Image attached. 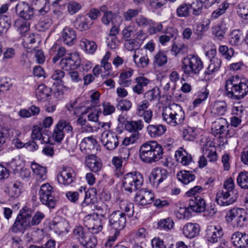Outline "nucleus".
<instances>
[{
    "mask_svg": "<svg viewBox=\"0 0 248 248\" xmlns=\"http://www.w3.org/2000/svg\"><path fill=\"white\" fill-rule=\"evenodd\" d=\"M178 180L184 185H187L195 179V175L190 171L181 170L177 174Z\"/></svg>",
    "mask_w": 248,
    "mask_h": 248,
    "instance_id": "nucleus-40",
    "label": "nucleus"
},
{
    "mask_svg": "<svg viewBox=\"0 0 248 248\" xmlns=\"http://www.w3.org/2000/svg\"><path fill=\"white\" fill-rule=\"evenodd\" d=\"M202 154L210 162H215L217 160V149L212 141H207L203 145Z\"/></svg>",
    "mask_w": 248,
    "mask_h": 248,
    "instance_id": "nucleus-26",
    "label": "nucleus"
},
{
    "mask_svg": "<svg viewBox=\"0 0 248 248\" xmlns=\"http://www.w3.org/2000/svg\"><path fill=\"white\" fill-rule=\"evenodd\" d=\"M183 234L189 238H193L198 235L200 227L197 224L188 223L183 228Z\"/></svg>",
    "mask_w": 248,
    "mask_h": 248,
    "instance_id": "nucleus-37",
    "label": "nucleus"
},
{
    "mask_svg": "<svg viewBox=\"0 0 248 248\" xmlns=\"http://www.w3.org/2000/svg\"><path fill=\"white\" fill-rule=\"evenodd\" d=\"M157 224L161 229L168 231L173 228L174 223L171 218L168 217L160 220Z\"/></svg>",
    "mask_w": 248,
    "mask_h": 248,
    "instance_id": "nucleus-54",
    "label": "nucleus"
},
{
    "mask_svg": "<svg viewBox=\"0 0 248 248\" xmlns=\"http://www.w3.org/2000/svg\"><path fill=\"white\" fill-rule=\"evenodd\" d=\"M219 52L225 59H230L234 54V50L232 48H228L226 46H220L218 49Z\"/></svg>",
    "mask_w": 248,
    "mask_h": 248,
    "instance_id": "nucleus-59",
    "label": "nucleus"
},
{
    "mask_svg": "<svg viewBox=\"0 0 248 248\" xmlns=\"http://www.w3.org/2000/svg\"><path fill=\"white\" fill-rule=\"evenodd\" d=\"M31 168L34 173L37 176V179L39 180H44L46 178V168L40 166L37 163H32Z\"/></svg>",
    "mask_w": 248,
    "mask_h": 248,
    "instance_id": "nucleus-44",
    "label": "nucleus"
},
{
    "mask_svg": "<svg viewBox=\"0 0 248 248\" xmlns=\"http://www.w3.org/2000/svg\"><path fill=\"white\" fill-rule=\"evenodd\" d=\"M80 48L86 53L93 54L97 49V45L92 41L82 39L79 43Z\"/></svg>",
    "mask_w": 248,
    "mask_h": 248,
    "instance_id": "nucleus-39",
    "label": "nucleus"
},
{
    "mask_svg": "<svg viewBox=\"0 0 248 248\" xmlns=\"http://www.w3.org/2000/svg\"><path fill=\"white\" fill-rule=\"evenodd\" d=\"M105 219H102L96 217L95 215H88L83 218V224L89 230H91L93 233H97L100 232L103 229Z\"/></svg>",
    "mask_w": 248,
    "mask_h": 248,
    "instance_id": "nucleus-11",
    "label": "nucleus"
},
{
    "mask_svg": "<svg viewBox=\"0 0 248 248\" xmlns=\"http://www.w3.org/2000/svg\"><path fill=\"white\" fill-rule=\"evenodd\" d=\"M233 244L239 248H246L248 245V234L246 232H236L231 237Z\"/></svg>",
    "mask_w": 248,
    "mask_h": 248,
    "instance_id": "nucleus-25",
    "label": "nucleus"
},
{
    "mask_svg": "<svg viewBox=\"0 0 248 248\" xmlns=\"http://www.w3.org/2000/svg\"><path fill=\"white\" fill-rule=\"evenodd\" d=\"M190 5L183 3L176 10L177 16L180 17H186L189 15Z\"/></svg>",
    "mask_w": 248,
    "mask_h": 248,
    "instance_id": "nucleus-57",
    "label": "nucleus"
},
{
    "mask_svg": "<svg viewBox=\"0 0 248 248\" xmlns=\"http://www.w3.org/2000/svg\"><path fill=\"white\" fill-rule=\"evenodd\" d=\"M109 211L110 209L108 206L104 203H102L100 205H97L96 206V212L92 214V215H95L96 217H101L105 218L106 216L109 213ZM90 215H92V214Z\"/></svg>",
    "mask_w": 248,
    "mask_h": 248,
    "instance_id": "nucleus-52",
    "label": "nucleus"
},
{
    "mask_svg": "<svg viewBox=\"0 0 248 248\" xmlns=\"http://www.w3.org/2000/svg\"><path fill=\"white\" fill-rule=\"evenodd\" d=\"M227 108V104L224 101H216L211 105V112L214 116H219L225 114Z\"/></svg>",
    "mask_w": 248,
    "mask_h": 248,
    "instance_id": "nucleus-36",
    "label": "nucleus"
},
{
    "mask_svg": "<svg viewBox=\"0 0 248 248\" xmlns=\"http://www.w3.org/2000/svg\"><path fill=\"white\" fill-rule=\"evenodd\" d=\"M78 242L85 248H94L97 240L92 234L83 231V228L78 226Z\"/></svg>",
    "mask_w": 248,
    "mask_h": 248,
    "instance_id": "nucleus-18",
    "label": "nucleus"
},
{
    "mask_svg": "<svg viewBox=\"0 0 248 248\" xmlns=\"http://www.w3.org/2000/svg\"><path fill=\"white\" fill-rule=\"evenodd\" d=\"M62 38L65 44L73 45L76 41V32L72 28L65 27L62 31Z\"/></svg>",
    "mask_w": 248,
    "mask_h": 248,
    "instance_id": "nucleus-32",
    "label": "nucleus"
},
{
    "mask_svg": "<svg viewBox=\"0 0 248 248\" xmlns=\"http://www.w3.org/2000/svg\"><path fill=\"white\" fill-rule=\"evenodd\" d=\"M150 104L147 100H143L136 106V115L142 118L147 124H150L153 119V112L149 108Z\"/></svg>",
    "mask_w": 248,
    "mask_h": 248,
    "instance_id": "nucleus-13",
    "label": "nucleus"
},
{
    "mask_svg": "<svg viewBox=\"0 0 248 248\" xmlns=\"http://www.w3.org/2000/svg\"><path fill=\"white\" fill-rule=\"evenodd\" d=\"M119 206L121 210V212H124L129 217H132L134 214V205L132 203L127 200H121L119 202Z\"/></svg>",
    "mask_w": 248,
    "mask_h": 248,
    "instance_id": "nucleus-41",
    "label": "nucleus"
},
{
    "mask_svg": "<svg viewBox=\"0 0 248 248\" xmlns=\"http://www.w3.org/2000/svg\"><path fill=\"white\" fill-rule=\"evenodd\" d=\"M101 138V142L108 150H113L119 145L118 136L110 130L104 131Z\"/></svg>",
    "mask_w": 248,
    "mask_h": 248,
    "instance_id": "nucleus-14",
    "label": "nucleus"
},
{
    "mask_svg": "<svg viewBox=\"0 0 248 248\" xmlns=\"http://www.w3.org/2000/svg\"><path fill=\"white\" fill-rule=\"evenodd\" d=\"M78 61V54L77 52L71 54L69 56L62 58L60 62L61 68L66 71H72L77 70L78 64H76Z\"/></svg>",
    "mask_w": 248,
    "mask_h": 248,
    "instance_id": "nucleus-23",
    "label": "nucleus"
},
{
    "mask_svg": "<svg viewBox=\"0 0 248 248\" xmlns=\"http://www.w3.org/2000/svg\"><path fill=\"white\" fill-rule=\"evenodd\" d=\"M190 208L180 207L175 211V215L179 219L188 218L191 217Z\"/></svg>",
    "mask_w": 248,
    "mask_h": 248,
    "instance_id": "nucleus-55",
    "label": "nucleus"
},
{
    "mask_svg": "<svg viewBox=\"0 0 248 248\" xmlns=\"http://www.w3.org/2000/svg\"><path fill=\"white\" fill-rule=\"evenodd\" d=\"M76 179V173L74 170L70 167H63L57 174L58 182L64 186L72 183Z\"/></svg>",
    "mask_w": 248,
    "mask_h": 248,
    "instance_id": "nucleus-17",
    "label": "nucleus"
},
{
    "mask_svg": "<svg viewBox=\"0 0 248 248\" xmlns=\"http://www.w3.org/2000/svg\"><path fill=\"white\" fill-rule=\"evenodd\" d=\"M166 126L162 124H149L147 131L151 137L156 138L163 135L166 131Z\"/></svg>",
    "mask_w": 248,
    "mask_h": 248,
    "instance_id": "nucleus-33",
    "label": "nucleus"
},
{
    "mask_svg": "<svg viewBox=\"0 0 248 248\" xmlns=\"http://www.w3.org/2000/svg\"><path fill=\"white\" fill-rule=\"evenodd\" d=\"M203 67V62L197 55L189 54L182 62L181 68L184 74L190 77L199 75Z\"/></svg>",
    "mask_w": 248,
    "mask_h": 248,
    "instance_id": "nucleus-4",
    "label": "nucleus"
},
{
    "mask_svg": "<svg viewBox=\"0 0 248 248\" xmlns=\"http://www.w3.org/2000/svg\"><path fill=\"white\" fill-rule=\"evenodd\" d=\"M140 12L139 9H128L124 13V16L125 21H131L133 18L136 17Z\"/></svg>",
    "mask_w": 248,
    "mask_h": 248,
    "instance_id": "nucleus-62",
    "label": "nucleus"
},
{
    "mask_svg": "<svg viewBox=\"0 0 248 248\" xmlns=\"http://www.w3.org/2000/svg\"><path fill=\"white\" fill-rule=\"evenodd\" d=\"M163 33H166L160 36L159 42L163 46L170 41L171 38L175 37L177 34V30L172 27H168Z\"/></svg>",
    "mask_w": 248,
    "mask_h": 248,
    "instance_id": "nucleus-38",
    "label": "nucleus"
},
{
    "mask_svg": "<svg viewBox=\"0 0 248 248\" xmlns=\"http://www.w3.org/2000/svg\"><path fill=\"white\" fill-rule=\"evenodd\" d=\"M133 58L136 66L139 68H144L149 64L148 55L142 49L135 50Z\"/></svg>",
    "mask_w": 248,
    "mask_h": 248,
    "instance_id": "nucleus-24",
    "label": "nucleus"
},
{
    "mask_svg": "<svg viewBox=\"0 0 248 248\" xmlns=\"http://www.w3.org/2000/svg\"><path fill=\"white\" fill-rule=\"evenodd\" d=\"M225 94L229 98L240 100L248 94V79L237 76L230 77L225 82Z\"/></svg>",
    "mask_w": 248,
    "mask_h": 248,
    "instance_id": "nucleus-1",
    "label": "nucleus"
},
{
    "mask_svg": "<svg viewBox=\"0 0 248 248\" xmlns=\"http://www.w3.org/2000/svg\"><path fill=\"white\" fill-rule=\"evenodd\" d=\"M168 175V171L166 169L155 167L150 172L149 180L153 187L158 188L160 184L167 179Z\"/></svg>",
    "mask_w": 248,
    "mask_h": 248,
    "instance_id": "nucleus-12",
    "label": "nucleus"
},
{
    "mask_svg": "<svg viewBox=\"0 0 248 248\" xmlns=\"http://www.w3.org/2000/svg\"><path fill=\"white\" fill-rule=\"evenodd\" d=\"M51 89L44 84L40 85L37 89L36 95L39 100H45L50 95Z\"/></svg>",
    "mask_w": 248,
    "mask_h": 248,
    "instance_id": "nucleus-46",
    "label": "nucleus"
},
{
    "mask_svg": "<svg viewBox=\"0 0 248 248\" xmlns=\"http://www.w3.org/2000/svg\"><path fill=\"white\" fill-rule=\"evenodd\" d=\"M29 209L31 211V214L29 216L30 224L31 228L32 226L39 225L44 218L45 214L40 211H37L33 216V210L30 207Z\"/></svg>",
    "mask_w": 248,
    "mask_h": 248,
    "instance_id": "nucleus-42",
    "label": "nucleus"
},
{
    "mask_svg": "<svg viewBox=\"0 0 248 248\" xmlns=\"http://www.w3.org/2000/svg\"><path fill=\"white\" fill-rule=\"evenodd\" d=\"M52 225L56 232L59 234L69 232L68 222L64 218L60 217H55L52 221Z\"/></svg>",
    "mask_w": 248,
    "mask_h": 248,
    "instance_id": "nucleus-29",
    "label": "nucleus"
},
{
    "mask_svg": "<svg viewBox=\"0 0 248 248\" xmlns=\"http://www.w3.org/2000/svg\"><path fill=\"white\" fill-rule=\"evenodd\" d=\"M159 90L158 88H154L151 90L147 91L144 95L145 100L154 101L158 98L159 95Z\"/></svg>",
    "mask_w": 248,
    "mask_h": 248,
    "instance_id": "nucleus-58",
    "label": "nucleus"
},
{
    "mask_svg": "<svg viewBox=\"0 0 248 248\" xmlns=\"http://www.w3.org/2000/svg\"><path fill=\"white\" fill-rule=\"evenodd\" d=\"M226 220L234 227H242L247 220L246 211L243 208H233L226 214Z\"/></svg>",
    "mask_w": 248,
    "mask_h": 248,
    "instance_id": "nucleus-9",
    "label": "nucleus"
},
{
    "mask_svg": "<svg viewBox=\"0 0 248 248\" xmlns=\"http://www.w3.org/2000/svg\"><path fill=\"white\" fill-rule=\"evenodd\" d=\"M147 32L149 34L153 35L158 33H163V26L161 22L156 23L153 20V24L148 25Z\"/></svg>",
    "mask_w": 248,
    "mask_h": 248,
    "instance_id": "nucleus-51",
    "label": "nucleus"
},
{
    "mask_svg": "<svg viewBox=\"0 0 248 248\" xmlns=\"http://www.w3.org/2000/svg\"><path fill=\"white\" fill-rule=\"evenodd\" d=\"M31 211L29 207L25 206L19 210L13 225L9 229V231L17 233H23L27 229L31 228L30 224V214Z\"/></svg>",
    "mask_w": 248,
    "mask_h": 248,
    "instance_id": "nucleus-5",
    "label": "nucleus"
},
{
    "mask_svg": "<svg viewBox=\"0 0 248 248\" xmlns=\"http://www.w3.org/2000/svg\"><path fill=\"white\" fill-rule=\"evenodd\" d=\"M136 84L133 88L134 93L141 94L144 92V88L150 82V79L143 76H140L135 79Z\"/></svg>",
    "mask_w": 248,
    "mask_h": 248,
    "instance_id": "nucleus-30",
    "label": "nucleus"
},
{
    "mask_svg": "<svg viewBox=\"0 0 248 248\" xmlns=\"http://www.w3.org/2000/svg\"><path fill=\"white\" fill-rule=\"evenodd\" d=\"M96 144V141L93 137L85 138L79 145L80 151L84 154H89Z\"/></svg>",
    "mask_w": 248,
    "mask_h": 248,
    "instance_id": "nucleus-35",
    "label": "nucleus"
},
{
    "mask_svg": "<svg viewBox=\"0 0 248 248\" xmlns=\"http://www.w3.org/2000/svg\"><path fill=\"white\" fill-rule=\"evenodd\" d=\"M116 101V108L118 110L122 111H128L132 108V103L129 100L117 98Z\"/></svg>",
    "mask_w": 248,
    "mask_h": 248,
    "instance_id": "nucleus-45",
    "label": "nucleus"
},
{
    "mask_svg": "<svg viewBox=\"0 0 248 248\" xmlns=\"http://www.w3.org/2000/svg\"><path fill=\"white\" fill-rule=\"evenodd\" d=\"M39 199L42 204L50 208L55 207L57 198L55 196L53 187L46 183L41 186L39 191Z\"/></svg>",
    "mask_w": 248,
    "mask_h": 248,
    "instance_id": "nucleus-8",
    "label": "nucleus"
},
{
    "mask_svg": "<svg viewBox=\"0 0 248 248\" xmlns=\"http://www.w3.org/2000/svg\"><path fill=\"white\" fill-rule=\"evenodd\" d=\"M124 127L127 131L132 133L129 137H125L122 141V144L127 146L135 143L139 139V131L143 128L144 123L141 120L129 121L125 124Z\"/></svg>",
    "mask_w": 248,
    "mask_h": 248,
    "instance_id": "nucleus-6",
    "label": "nucleus"
},
{
    "mask_svg": "<svg viewBox=\"0 0 248 248\" xmlns=\"http://www.w3.org/2000/svg\"><path fill=\"white\" fill-rule=\"evenodd\" d=\"M211 127L212 133L216 137L223 138L229 131V124L226 119L220 117L212 123Z\"/></svg>",
    "mask_w": 248,
    "mask_h": 248,
    "instance_id": "nucleus-15",
    "label": "nucleus"
},
{
    "mask_svg": "<svg viewBox=\"0 0 248 248\" xmlns=\"http://www.w3.org/2000/svg\"><path fill=\"white\" fill-rule=\"evenodd\" d=\"M22 183L19 181L14 182L9 190V195L11 197L17 198L21 193Z\"/></svg>",
    "mask_w": 248,
    "mask_h": 248,
    "instance_id": "nucleus-48",
    "label": "nucleus"
},
{
    "mask_svg": "<svg viewBox=\"0 0 248 248\" xmlns=\"http://www.w3.org/2000/svg\"><path fill=\"white\" fill-rule=\"evenodd\" d=\"M85 166L94 173H98L103 167L101 159L95 155L91 154L85 156L84 159Z\"/></svg>",
    "mask_w": 248,
    "mask_h": 248,
    "instance_id": "nucleus-19",
    "label": "nucleus"
},
{
    "mask_svg": "<svg viewBox=\"0 0 248 248\" xmlns=\"http://www.w3.org/2000/svg\"><path fill=\"white\" fill-rule=\"evenodd\" d=\"M162 117L165 122L174 127L182 125L185 120V114L182 107L175 103L163 107Z\"/></svg>",
    "mask_w": 248,
    "mask_h": 248,
    "instance_id": "nucleus-3",
    "label": "nucleus"
},
{
    "mask_svg": "<svg viewBox=\"0 0 248 248\" xmlns=\"http://www.w3.org/2000/svg\"><path fill=\"white\" fill-rule=\"evenodd\" d=\"M167 62V57L164 52H158L154 57V62L158 66H161Z\"/></svg>",
    "mask_w": 248,
    "mask_h": 248,
    "instance_id": "nucleus-61",
    "label": "nucleus"
},
{
    "mask_svg": "<svg viewBox=\"0 0 248 248\" xmlns=\"http://www.w3.org/2000/svg\"><path fill=\"white\" fill-rule=\"evenodd\" d=\"M134 73V70L131 68H127L123 70L119 77L118 83L124 87H127L132 84V80L129 79Z\"/></svg>",
    "mask_w": 248,
    "mask_h": 248,
    "instance_id": "nucleus-28",
    "label": "nucleus"
},
{
    "mask_svg": "<svg viewBox=\"0 0 248 248\" xmlns=\"http://www.w3.org/2000/svg\"><path fill=\"white\" fill-rule=\"evenodd\" d=\"M144 179L139 172L133 171L124 174L122 180L123 187L125 191L130 193L140 189L143 185Z\"/></svg>",
    "mask_w": 248,
    "mask_h": 248,
    "instance_id": "nucleus-7",
    "label": "nucleus"
},
{
    "mask_svg": "<svg viewBox=\"0 0 248 248\" xmlns=\"http://www.w3.org/2000/svg\"><path fill=\"white\" fill-rule=\"evenodd\" d=\"M55 52L56 54L52 59V62L54 63L65 55L66 50L64 47H60L58 44H54L50 48V53L52 55Z\"/></svg>",
    "mask_w": 248,
    "mask_h": 248,
    "instance_id": "nucleus-43",
    "label": "nucleus"
},
{
    "mask_svg": "<svg viewBox=\"0 0 248 248\" xmlns=\"http://www.w3.org/2000/svg\"><path fill=\"white\" fill-rule=\"evenodd\" d=\"M111 55V53L110 51H107L101 60V65L105 71H108L112 68L111 63L108 62Z\"/></svg>",
    "mask_w": 248,
    "mask_h": 248,
    "instance_id": "nucleus-63",
    "label": "nucleus"
},
{
    "mask_svg": "<svg viewBox=\"0 0 248 248\" xmlns=\"http://www.w3.org/2000/svg\"><path fill=\"white\" fill-rule=\"evenodd\" d=\"M126 222L125 213L114 211L108 217V225L114 230L121 231L125 227Z\"/></svg>",
    "mask_w": 248,
    "mask_h": 248,
    "instance_id": "nucleus-10",
    "label": "nucleus"
},
{
    "mask_svg": "<svg viewBox=\"0 0 248 248\" xmlns=\"http://www.w3.org/2000/svg\"><path fill=\"white\" fill-rule=\"evenodd\" d=\"M229 5V3L226 1H223L219 6V7L212 13L211 18L213 19H216L221 15L224 14L228 8Z\"/></svg>",
    "mask_w": 248,
    "mask_h": 248,
    "instance_id": "nucleus-56",
    "label": "nucleus"
},
{
    "mask_svg": "<svg viewBox=\"0 0 248 248\" xmlns=\"http://www.w3.org/2000/svg\"><path fill=\"white\" fill-rule=\"evenodd\" d=\"M207 241L211 243H215L219 240L223 235L222 228L219 225H210L206 230Z\"/></svg>",
    "mask_w": 248,
    "mask_h": 248,
    "instance_id": "nucleus-21",
    "label": "nucleus"
},
{
    "mask_svg": "<svg viewBox=\"0 0 248 248\" xmlns=\"http://www.w3.org/2000/svg\"><path fill=\"white\" fill-rule=\"evenodd\" d=\"M210 24V21L208 18H204L202 22L197 26L196 31L198 34H202V32L206 31L208 29Z\"/></svg>",
    "mask_w": 248,
    "mask_h": 248,
    "instance_id": "nucleus-64",
    "label": "nucleus"
},
{
    "mask_svg": "<svg viewBox=\"0 0 248 248\" xmlns=\"http://www.w3.org/2000/svg\"><path fill=\"white\" fill-rule=\"evenodd\" d=\"M164 149L155 141L143 143L139 150V156L142 162L147 164L156 163L163 158Z\"/></svg>",
    "mask_w": 248,
    "mask_h": 248,
    "instance_id": "nucleus-2",
    "label": "nucleus"
},
{
    "mask_svg": "<svg viewBox=\"0 0 248 248\" xmlns=\"http://www.w3.org/2000/svg\"><path fill=\"white\" fill-rule=\"evenodd\" d=\"M11 25L10 18L6 15L0 17V35L5 33L10 28Z\"/></svg>",
    "mask_w": 248,
    "mask_h": 248,
    "instance_id": "nucleus-47",
    "label": "nucleus"
},
{
    "mask_svg": "<svg viewBox=\"0 0 248 248\" xmlns=\"http://www.w3.org/2000/svg\"><path fill=\"white\" fill-rule=\"evenodd\" d=\"M135 22L139 27L145 28L153 24V20L147 18L143 15L138 16L135 19Z\"/></svg>",
    "mask_w": 248,
    "mask_h": 248,
    "instance_id": "nucleus-53",
    "label": "nucleus"
},
{
    "mask_svg": "<svg viewBox=\"0 0 248 248\" xmlns=\"http://www.w3.org/2000/svg\"><path fill=\"white\" fill-rule=\"evenodd\" d=\"M15 10L17 15L25 20H31L34 17L35 9L27 2L24 1L18 3Z\"/></svg>",
    "mask_w": 248,
    "mask_h": 248,
    "instance_id": "nucleus-16",
    "label": "nucleus"
},
{
    "mask_svg": "<svg viewBox=\"0 0 248 248\" xmlns=\"http://www.w3.org/2000/svg\"><path fill=\"white\" fill-rule=\"evenodd\" d=\"M189 207L195 212H202L205 210L206 203L204 200L201 196L192 198L189 201Z\"/></svg>",
    "mask_w": 248,
    "mask_h": 248,
    "instance_id": "nucleus-27",
    "label": "nucleus"
},
{
    "mask_svg": "<svg viewBox=\"0 0 248 248\" xmlns=\"http://www.w3.org/2000/svg\"><path fill=\"white\" fill-rule=\"evenodd\" d=\"M242 39V33L239 30L233 31L229 38L230 43L232 46H238Z\"/></svg>",
    "mask_w": 248,
    "mask_h": 248,
    "instance_id": "nucleus-50",
    "label": "nucleus"
},
{
    "mask_svg": "<svg viewBox=\"0 0 248 248\" xmlns=\"http://www.w3.org/2000/svg\"><path fill=\"white\" fill-rule=\"evenodd\" d=\"M237 183L242 188L248 189V171H243L238 174Z\"/></svg>",
    "mask_w": 248,
    "mask_h": 248,
    "instance_id": "nucleus-49",
    "label": "nucleus"
},
{
    "mask_svg": "<svg viewBox=\"0 0 248 248\" xmlns=\"http://www.w3.org/2000/svg\"><path fill=\"white\" fill-rule=\"evenodd\" d=\"M154 198V194L147 189L140 190L136 193L135 197L136 202L143 206L152 203Z\"/></svg>",
    "mask_w": 248,
    "mask_h": 248,
    "instance_id": "nucleus-22",
    "label": "nucleus"
},
{
    "mask_svg": "<svg viewBox=\"0 0 248 248\" xmlns=\"http://www.w3.org/2000/svg\"><path fill=\"white\" fill-rule=\"evenodd\" d=\"M176 160L183 165H188L192 160L190 154H189L183 148H180L175 152Z\"/></svg>",
    "mask_w": 248,
    "mask_h": 248,
    "instance_id": "nucleus-31",
    "label": "nucleus"
},
{
    "mask_svg": "<svg viewBox=\"0 0 248 248\" xmlns=\"http://www.w3.org/2000/svg\"><path fill=\"white\" fill-rule=\"evenodd\" d=\"M233 193L228 192L226 190H219L216 195V201L217 204L220 206H228L233 203L236 198L232 196Z\"/></svg>",
    "mask_w": 248,
    "mask_h": 248,
    "instance_id": "nucleus-20",
    "label": "nucleus"
},
{
    "mask_svg": "<svg viewBox=\"0 0 248 248\" xmlns=\"http://www.w3.org/2000/svg\"><path fill=\"white\" fill-rule=\"evenodd\" d=\"M196 135L195 129L193 127L188 126L183 130V137L186 140H193Z\"/></svg>",
    "mask_w": 248,
    "mask_h": 248,
    "instance_id": "nucleus-60",
    "label": "nucleus"
},
{
    "mask_svg": "<svg viewBox=\"0 0 248 248\" xmlns=\"http://www.w3.org/2000/svg\"><path fill=\"white\" fill-rule=\"evenodd\" d=\"M100 11L103 13V16L102 17V21L105 25H108L110 23L112 24H115L114 20L118 19L120 17L110 11H108L107 7L106 5H102L100 7Z\"/></svg>",
    "mask_w": 248,
    "mask_h": 248,
    "instance_id": "nucleus-34",
    "label": "nucleus"
}]
</instances>
